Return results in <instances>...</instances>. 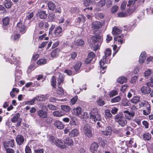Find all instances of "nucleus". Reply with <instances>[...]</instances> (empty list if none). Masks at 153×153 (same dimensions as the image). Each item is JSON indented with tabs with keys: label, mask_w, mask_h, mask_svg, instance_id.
<instances>
[{
	"label": "nucleus",
	"mask_w": 153,
	"mask_h": 153,
	"mask_svg": "<svg viewBox=\"0 0 153 153\" xmlns=\"http://www.w3.org/2000/svg\"><path fill=\"white\" fill-rule=\"evenodd\" d=\"M91 40V46L93 48L94 51H97L101 45L102 42V39L101 36L96 35L92 37Z\"/></svg>",
	"instance_id": "1"
},
{
	"label": "nucleus",
	"mask_w": 153,
	"mask_h": 153,
	"mask_svg": "<svg viewBox=\"0 0 153 153\" xmlns=\"http://www.w3.org/2000/svg\"><path fill=\"white\" fill-rule=\"evenodd\" d=\"M114 120L122 127L125 126L127 123L126 119L121 113H119L115 116Z\"/></svg>",
	"instance_id": "2"
},
{
	"label": "nucleus",
	"mask_w": 153,
	"mask_h": 153,
	"mask_svg": "<svg viewBox=\"0 0 153 153\" xmlns=\"http://www.w3.org/2000/svg\"><path fill=\"white\" fill-rule=\"evenodd\" d=\"M90 119L94 122L101 120V115L99 114L98 110L97 108H93L91 112Z\"/></svg>",
	"instance_id": "3"
},
{
	"label": "nucleus",
	"mask_w": 153,
	"mask_h": 153,
	"mask_svg": "<svg viewBox=\"0 0 153 153\" xmlns=\"http://www.w3.org/2000/svg\"><path fill=\"white\" fill-rule=\"evenodd\" d=\"M140 107H144L146 108L143 110V114L145 115L149 114L151 112L150 105L148 102L146 101L140 102L139 103Z\"/></svg>",
	"instance_id": "4"
},
{
	"label": "nucleus",
	"mask_w": 153,
	"mask_h": 153,
	"mask_svg": "<svg viewBox=\"0 0 153 153\" xmlns=\"http://www.w3.org/2000/svg\"><path fill=\"white\" fill-rule=\"evenodd\" d=\"M83 131L85 135L88 137H91L92 136L91 128L88 124L85 125L83 127Z\"/></svg>",
	"instance_id": "5"
},
{
	"label": "nucleus",
	"mask_w": 153,
	"mask_h": 153,
	"mask_svg": "<svg viewBox=\"0 0 153 153\" xmlns=\"http://www.w3.org/2000/svg\"><path fill=\"white\" fill-rule=\"evenodd\" d=\"M95 54L93 52H91L89 53L88 58L85 60V63L86 64L94 63L95 61Z\"/></svg>",
	"instance_id": "6"
},
{
	"label": "nucleus",
	"mask_w": 153,
	"mask_h": 153,
	"mask_svg": "<svg viewBox=\"0 0 153 153\" xmlns=\"http://www.w3.org/2000/svg\"><path fill=\"white\" fill-rule=\"evenodd\" d=\"M110 63V60L107 57L105 56H103L100 62V64L101 68H102L103 69H104L107 67L106 65V64Z\"/></svg>",
	"instance_id": "7"
},
{
	"label": "nucleus",
	"mask_w": 153,
	"mask_h": 153,
	"mask_svg": "<svg viewBox=\"0 0 153 153\" xmlns=\"http://www.w3.org/2000/svg\"><path fill=\"white\" fill-rule=\"evenodd\" d=\"M114 43L122 45L124 42V35L121 34L120 36H115L114 37Z\"/></svg>",
	"instance_id": "8"
},
{
	"label": "nucleus",
	"mask_w": 153,
	"mask_h": 153,
	"mask_svg": "<svg viewBox=\"0 0 153 153\" xmlns=\"http://www.w3.org/2000/svg\"><path fill=\"white\" fill-rule=\"evenodd\" d=\"M123 112L125 114V116L126 118L129 120L132 119L135 114L134 111H129L128 110H125Z\"/></svg>",
	"instance_id": "9"
},
{
	"label": "nucleus",
	"mask_w": 153,
	"mask_h": 153,
	"mask_svg": "<svg viewBox=\"0 0 153 153\" xmlns=\"http://www.w3.org/2000/svg\"><path fill=\"white\" fill-rule=\"evenodd\" d=\"M16 29L22 33H24L25 32V26L22 22H19L18 23Z\"/></svg>",
	"instance_id": "10"
},
{
	"label": "nucleus",
	"mask_w": 153,
	"mask_h": 153,
	"mask_svg": "<svg viewBox=\"0 0 153 153\" xmlns=\"http://www.w3.org/2000/svg\"><path fill=\"white\" fill-rule=\"evenodd\" d=\"M82 108L80 107H77L72 110V114L74 116H77L80 117L82 113Z\"/></svg>",
	"instance_id": "11"
},
{
	"label": "nucleus",
	"mask_w": 153,
	"mask_h": 153,
	"mask_svg": "<svg viewBox=\"0 0 153 153\" xmlns=\"http://www.w3.org/2000/svg\"><path fill=\"white\" fill-rule=\"evenodd\" d=\"M112 129L111 127L108 126L106 127L104 131H101L100 133L105 136L110 135L112 133Z\"/></svg>",
	"instance_id": "12"
},
{
	"label": "nucleus",
	"mask_w": 153,
	"mask_h": 153,
	"mask_svg": "<svg viewBox=\"0 0 153 153\" xmlns=\"http://www.w3.org/2000/svg\"><path fill=\"white\" fill-rule=\"evenodd\" d=\"M92 27L94 29H98L102 27V23L99 21H94L92 23Z\"/></svg>",
	"instance_id": "13"
},
{
	"label": "nucleus",
	"mask_w": 153,
	"mask_h": 153,
	"mask_svg": "<svg viewBox=\"0 0 153 153\" xmlns=\"http://www.w3.org/2000/svg\"><path fill=\"white\" fill-rule=\"evenodd\" d=\"M36 15L41 19H45L47 16V15L45 11L42 10L38 12L37 13Z\"/></svg>",
	"instance_id": "14"
},
{
	"label": "nucleus",
	"mask_w": 153,
	"mask_h": 153,
	"mask_svg": "<svg viewBox=\"0 0 153 153\" xmlns=\"http://www.w3.org/2000/svg\"><path fill=\"white\" fill-rule=\"evenodd\" d=\"M70 120V123L72 126H77L78 124V122L76 118L73 116H69Z\"/></svg>",
	"instance_id": "15"
},
{
	"label": "nucleus",
	"mask_w": 153,
	"mask_h": 153,
	"mask_svg": "<svg viewBox=\"0 0 153 153\" xmlns=\"http://www.w3.org/2000/svg\"><path fill=\"white\" fill-rule=\"evenodd\" d=\"M49 96L48 94L45 95H39L35 97V100H37L40 101H43L45 100Z\"/></svg>",
	"instance_id": "16"
},
{
	"label": "nucleus",
	"mask_w": 153,
	"mask_h": 153,
	"mask_svg": "<svg viewBox=\"0 0 153 153\" xmlns=\"http://www.w3.org/2000/svg\"><path fill=\"white\" fill-rule=\"evenodd\" d=\"M79 134V130L76 128H75L69 132V134L70 137H74L77 136Z\"/></svg>",
	"instance_id": "17"
},
{
	"label": "nucleus",
	"mask_w": 153,
	"mask_h": 153,
	"mask_svg": "<svg viewBox=\"0 0 153 153\" xmlns=\"http://www.w3.org/2000/svg\"><path fill=\"white\" fill-rule=\"evenodd\" d=\"M54 126L58 129H62L64 128V124L63 123L59 120H57L54 123Z\"/></svg>",
	"instance_id": "18"
},
{
	"label": "nucleus",
	"mask_w": 153,
	"mask_h": 153,
	"mask_svg": "<svg viewBox=\"0 0 153 153\" xmlns=\"http://www.w3.org/2000/svg\"><path fill=\"white\" fill-rule=\"evenodd\" d=\"M16 142L19 145H21L24 141L23 137L21 135H17L16 138Z\"/></svg>",
	"instance_id": "19"
},
{
	"label": "nucleus",
	"mask_w": 153,
	"mask_h": 153,
	"mask_svg": "<svg viewBox=\"0 0 153 153\" xmlns=\"http://www.w3.org/2000/svg\"><path fill=\"white\" fill-rule=\"evenodd\" d=\"M151 91V88L148 86H143L141 89V92L144 94H149Z\"/></svg>",
	"instance_id": "20"
},
{
	"label": "nucleus",
	"mask_w": 153,
	"mask_h": 153,
	"mask_svg": "<svg viewBox=\"0 0 153 153\" xmlns=\"http://www.w3.org/2000/svg\"><path fill=\"white\" fill-rule=\"evenodd\" d=\"M56 145L58 147L62 149H65L66 147V145L64 144V141L58 139L57 140Z\"/></svg>",
	"instance_id": "21"
},
{
	"label": "nucleus",
	"mask_w": 153,
	"mask_h": 153,
	"mask_svg": "<svg viewBox=\"0 0 153 153\" xmlns=\"http://www.w3.org/2000/svg\"><path fill=\"white\" fill-rule=\"evenodd\" d=\"M39 116L41 118H46L47 117V113L45 111L42 110H39L37 111Z\"/></svg>",
	"instance_id": "22"
},
{
	"label": "nucleus",
	"mask_w": 153,
	"mask_h": 153,
	"mask_svg": "<svg viewBox=\"0 0 153 153\" xmlns=\"http://www.w3.org/2000/svg\"><path fill=\"white\" fill-rule=\"evenodd\" d=\"M146 58V52L143 51L141 53L139 57V62L140 63H143Z\"/></svg>",
	"instance_id": "23"
},
{
	"label": "nucleus",
	"mask_w": 153,
	"mask_h": 153,
	"mask_svg": "<svg viewBox=\"0 0 153 153\" xmlns=\"http://www.w3.org/2000/svg\"><path fill=\"white\" fill-rule=\"evenodd\" d=\"M65 113L62 111H56L53 113V115L56 117H60L63 116L65 115Z\"/></svg>",
	"instance_id": "24"
},
{
	"label": "nucleus",
	"mask_w": 153,
	"mask_h": 153,
	"mask_svg": "<svg viewBox=\"0 0 153 153\" xmlns=\"http://www.w3.org/2000/svg\"><path fill=\"white\" fill-rule=\"evenodd\" d=\"M47 5L49 10L53 11L56 9V6L55 4L51 1H48Z\"/></svg>",
	"instance_id": "25"
},
{
	"label": "nucleus",
	"mask_w": 153,
	"mask_h": 153,
	"mask_svg": "<svg viewBox=\"0 0 153 153\" xmlns=\"http://www.w3.org/2000/svg\"><path fill=\"white\" fill-rule=\"evenodd\" d=\"M3 5L7 8H9L12 6V2L11 0H5L4 1Z\"/></svg>",
	"instance_id": "26"
},
{
	"label": "nucleus",
	"mask_w": 153,
	"mask_h": 153,
	"mask_svg": "<svg viewBox=\"0 0 153 153\" xmlns=\"http://www.w3.org/2000/svg\"><path fill=\"white\" fill-rule=\"evenodd\" d=\"M64 144L67 145L68 146H72L73 145V140L70 137L66 138L64 141Z\"/></svg>",
	"instance_id": "27"
},
{
	"label": "nucleus",
	"mask_w": 153,
	"mask_h": 153,
	"mask_svg": "<svg viewBox=\"0 0 153 153\" xmlns=\"http://www.w3.org/2000/svg\"><path fill=\"white\" fill-rule=\"evenodd\" d=\"M98 147V145L97 143H93L91 146L90 149L91 151L94 152L97 149Z\"/></svg>",
	"instance_id": "28"
},
{
	"label": "nucleus",
	"mask_w": 153,
	"mask_h": 153,
	"mask_svg": "<svg viewBox=\"0 0 153 153\" xmlns=\"http://www.w3.org/2000/svg\"><path fill=\"white\" fill-rule=\"evenodd\" d=\"M122 30L116 27H114L112 29V33L114 35H117L121 33Z\"/></svg>",
	"instance_id": "29"
},
{
	"label": "nucleus",
	"mask_w": 153,
	"mask_h": 153,
	"mask_svg": "<svg viewBox=\"0 0 153 153\" xmlns=\"http://www.w3.org/2000/svg\"><path fill=\"white\" fill-rule=\"evenodd\" d=\"M143 138L144 140H149L151 138V135L149 133H146L143 134Z\"/></svg>",
	"instance_id": "30"
},
{
	"label": "nucleus",
	"mask_w": 153,
	"mask_h": 153,
	"mask_svg": "<svg viewBox=\"0 0 153 153\" xmlns=\"http://www.w3.org/2000/svg\"><path fill=\"white\" fill-rule=\"evenodd\" d=\"M117 81L120 83L123 84L127 82V79L124 76L120 77L117 79Z\"/></svg>",
	"instance_id": "31"
},
{
	"label": "nucleus",
	"mask_w": 153,
	"mask_h": 153,
	"mask_svg": "<svg viewBox=\"0 0 153 153\" xmlns=\"http://www.w3.org/2000/svg\"><path fill=\"white\" fill-rule=\"evenodd\" d=\"M84 44V41L82 39H78L76 40L75 42V45L78 46L83 45Z\"/></svg>",
	"instance_id": "32"
},
{
	"label": "nucleus",
	"mask_w": 153,
	"mask_h": 153,
	"mask_svg": "<svg viewBox=\"0 0 153 153\" xmlns=\"http://www.w3.org/2000/svg\"><path fill=\"white\" fill-rule=\"evenodd\" d=\"M140 100V97L138 96H135L134 97L130 100V101L131 102L136 104Z\"/></svg>",
	"instance_id": "33"
},
{
	"label": "nucleus",
	"mask_w": 153,
	"mask_h": 153,
	"mask_svg": "<svg viewBox=\"0 0 153 153\" xmlns=\"http://www.w3.org/2000/svg\"><path fill=\"white\" fill-rule=\"evenodd\" d=\"M64 81V77L63 75L61 74H59V78L57 79L58 84L59 85L62 83Z\"/></svg>",
	"instance_id": "34"
},
{
	"label": "nucleus",
	"mask_w": 153,
	"mask_h": 153,
	"mask_svg": "<svg viewBox=\"0 0 153 153\" xmlns=\"http://www.w3.org/2000/svg\"><path fill=\"white\" fill-rule=\"evenodd\" d=\"M128 15H129V13L123 12H119L117 14V16L120 18L125 17Z\"/></svg>",
	"instance_id": "35"
},
{
	"label": "nucleus",
	"mask_w": 153,
	"mask_h": 153,
	"mask_svg": "<svg viewBox=\"0 0 153 153\" xmlns=\"http://www.w3.org/2000/svg\"><path fill=\"white\" fill-rule=\"evenodd\" d=\"M97 105L100 106H103L105 104L104 101L102 99L99 98L97 99Z\"/></svg>",
	"instance_id": "36"
},
{
	"label": "nucleus",
	"mask_w": 153,
	"mask_h": 153,
	"mask_svg": "<svg viewBox=\"0 0 153 153\" xmlns=\"http://www.w3.org/2000/svg\"><path fill=\"white\" fill-rule=\"evenodd\" d=\"M20 117V114L18 113H16L13 116V118L12 119V122L15 123L17 121Z\"/></svg>",
	"instance_id": "37"
},
{
	"label": "nucleus",
	"mask_w": 153,
	"mask_h": 153,
	"mask_svg": "<svg viewBox=\"0 0 153 153\" xmlns=\"http://www.w3.org/2000/svg\"><path fill=\"white\" fill-rule=\"evenodd\" d=\"M51 83L52 86L53 87H54V88H56V79L55 76H53L52 77L51 81Z\"/></svg>",
	"instance_id": "38"
},
{
	"label": "nucleus",
	"mask_w": 153,
	"mask_h": 153,
	"mask_svg": "<svg viewBox=\"0 0 153 153\" xmlns=\"http://www.w3.org/2000/svg\"><path fill=\"white\" fill-rule=\"evenodd\" d=\"M61 108L62 110L66 112L69 111L71 109L70 107L67 105H62Z\"/></svg>",
	"instance_id": "39"
},
{
	"label": "nucleus",
	"mask_w": 153,
	"mask_h": 153,
	"mask_svg": "<svg viewBox=\"0 0 153 153\" xmlns=\"http://www.w3.org/2000/svg\"><path fill=\"white\" fill-rule=\"evenodd\" d=\"M62 28L59 26L57 27L55 30L54 33L56 35H58L62 32Z\"/></svg>",
	"instance_id": "40"
},
{
	"label": "nucleus",
	"mask_w": 153,
	"mask_h": 153,
	"mask_svg": "<svg viewBox=\"0 0 153 153\" xmlns=\"http://www.w3.org/2000/svg\"><path fill=\"white\" fill-rule=\"evenodd\" d=\"M57 140L53 136H51L49 137V141L52 145H55L56 143Z\"/></svg>",
	"instance_id": "41"
},
{
	"label": "nucleus",
	"mask_w": 153,
	"mask_h": 153,
	"mask_svg": "<svg viewBox=\"0 0 153 153\" xmlns=\"http://www.w3.org/2000/svg\"><path fill=\"white\" fill-rule=\"evenodd\" d=\"M47 62V60L45 59H39L37 62L38 65H42L45 64Z\"/></svg>",
	"instance_id": "42"
},
{
	"label": "nucleus",
	"mask_w": 153,
	"mask_h": 153,
	"mask_svg": "<svg viewBox=\"0 0 153 153\" xmlns=\"http://www.w3.org/2000/svg\"><path fill=\"white\" fill-rule=\"evenodd\" d=\"M81 65V62H78L74 66V68L76 71H78Z\"/></svg>",
	"instance_id": "43"
},
{
	"label": "nucleus",
	"mask_w": 153,
	"mask_h": 153,
	"mask_svg": "<svg viewBox=\"0 0 153 153\" xmlns=\"http://www.w3.org/2000/svg\"><path fill=\"white\" fill-rule=\"evenodd\" d=\"M105 116L106 118H111L112 115L110 112V111L108 109L105 111Z\"/></svg>",
	"instance_id": "44"
},
{
	"label": "nucleus",
	"mask_w": 153,
	"mask_h": 153,
	"mask_svg": "<svg viewBox=\"0 0 153 153\" xmlns=\"http://www.w3.org/2000/svg\"><path fill=\"white\" fill-rule=\"evenodd\" d=\"M152 74V71L151 70L149 69L145 71L144 73V76L147 78L149 76Z\"/></svg>",
	"instance_id": "45"
},
{
	"label": "nucleus",
	"mask_w": 153,
	"mask_h": 153,
	"mask_svg": "<svg viewBox=\"0 0 153 153\" xmlns=\"http://www.w3.org/2000/svg\"><path fill=\"white\" fill-rule=\"evenodd\" d=\"M36 101L35 98L34 97L32 100L30 101H26L25 102V105H33L34 104V102Z\"/></svg>",
	"instance_id": "46"
},
{
	"label": "nucleus",
	"mask_w": 153,
	"mask_h": 153,
	"mask_svg": "<svg viewBox=\"0 0 153 153\" xmlns=\"http://www.w3.org/2000/svg\"><path fill=\"white\" fill-rule=\"evenodd\" d=\"M120 97L119 96H118L111 99V102L112 103L118 102L120 100Z\"/></svg>",
	"instance_id": "47"
},
{
	"label": "nucleus",
	"mask_w": 153,
	"mask_h": 153,
	"mask_svg": "<svg viewBox=\"0 0 153 153\" xmlns=\"http://www.w3.org/2000/svg\"><path fill=\"white\" fill-rule=\"evenodd\" d=\"M9 19L8 17H6L2 20L3 24L4 25H7L9 23Z\"/></svg>",
	"instance_id": "48"
},
{
	"label": "nucleus",
	"mask_w": 153,
	"mask_h": 153,
	"mask_svg": "<svg viewBox=\"0 0 153 153\" xmlns=\"http://www.w3.org/2000/svg\"><path fill=\"white\" fill-rule=\"evenodd\" d=\"M58 88L57 91V93L59 95L62 96L64 94V91L62 88L58 86Z\"/></svg>",
	"instance_id": "49"
},
{
	"label": "nucleus",
	"mask_w": 153,
	"mask_h": 153,
	"mask_svg": "<svg viewBox=\"0 0 153 153\" xmlns=\"http://www.w3.org/2000/svg\"><path fill=\"white\" fill-rule=\"evenodd\" d=\"M84 21V18L83 16H80L79 17H78L76 19V21L78 23H80L82 21Z\"/></svg>",
	"instance_id": "50"
},
{
	"label": "nucleus",
	"mask_w": 153,
	"mask_h": 153,
	"mask_svg": "<svg viewBox=\"0 0 153 153\" xmlns=\"http://www.w3.org/2000/svg\"><path fill=\"white\" fill-rule=\"evenodd\" d=\"M111 51L110 49H107L106 50L105 52V56L106 57H107L111 55Z\"/></svg>",
	"instance_id": "51"
},
{
	"label": "nucleus",
	"mask_w": 153,
	"mask_h": 153,
	"mask_svg": "<svg viewBox=\"0 0 153 153\" xmlns=\"http://www.w3.org/2000/svg\"><path fill=\"white\" fill-rule=\"evenodd\" d=\"M122 104L124 106H130L131 105V104L126 99H125L124 100H123Z\"/></svg>",
	"instance_id": "52"
},
{
	"label": "nucleus",
	"mask_w": 153,
	"mask_h": 153,
	"mask_svg": "<svg viewBox=\"0 0 153 153\" xmlns=\"http://www.w3.org/2000/svg\"><path fill=\"white\" fill-rule=\"evenodd\" d=\"M78 99V97L77 96H75L72 98L71 100V103L72 105H74L75 104L76 102V101Z\"/></svg>",
	"instance_id": "53"
},
{
	"label": "nucleus",
	"mask_w": 153,
	"mask_h": 153,
	"mask_svg": "<svg viewBox=\"0 0 153 153\" xmlns=\"http://www.w3.org/2000/svg\"><path fill=\"white\" fill-rule=\"evenodd\" d=\"M146 84L148 86L153 87V76L150 78V81L147 82Z\"/></svg>",
	"instance_id": "54"
},
{
	"label": "nucleus",
	"mask_w": 153,
	"mask_h": 153,
	"mask_svg": "<svg viewBox=\"0 0 153 153\" xmlns=\"http://www.w3.org/2000/svg\"><path fill=\"white\" fill-rule=\"evenodd\" d=\"M105 3V0H101L98 3V5L100 7H102L104 6Z\"/></svg>",
	"instance_id": "55"
},
{
	"label": "nucleus",
	"mask_w": 153,
	"mask_h": 153,
	"mask_svg": "<svg viewBox=\"0 0 153 153\" xmlns=\"http://www.w3.org/2000/svg\"><path fill=\"white\" fill-rule=\"evenodd\" d=\"M118 7L117 5L114 6L111 9V11L113 13H115L118 10Z\"/></svg>",
	"instance_id": "56"
},
{
	"label": "nucleus",
	"mask_w": 153,
	"mask_h": 153,
	"mask_svg": "<svg viewBox=\"0 0 153 153\" xmlns=\"http://www.w3.org/2000/svg\"><path fill=\"white\" fill-rule=\"evenodd\" d=\"M40 107L42 109V110H47V108L46 105L44 103H41L40 104Z\"/></svg>",
	"instance_id": "57"
},
{
	"label": "nucleus",
	"mask_w": 153,
	"mask_h": 153,
	"mask_svg": "<svg viewBox=\"0 0 153 153\" xmlns=\"http://www.w3.org/2000/svg\"><path fill=\"white\" fill-rule=\"evenodd\" d=\"M7 142L9 144L10 147H13L14 142V139L9 140V141H7Z\"/></svg>",
	"instance_id": "58"
},
{
	"label": "nucleus",
	"mask_w": 153,
	"mask_h": 153,
	"mask_svg": "<svg viewBox=\"0 0 153 153\" xmlns=\"http://www.w3.org/2000/svg\"><path fill=\"white\" fill-rule=\"evenodd\" d=\"M117 94V91L116 90L111 91L109 95L110 97H113Z\"/></svg>",
	"instance_id": "59"
},
{
	"label": "nucleus",
	"mask_w": 153,
	"mask_h": 153,
	"mask_svg": "<svg viewBox=\"0 0 153 153\" xmlns=\"http://www.w3.org/2000/svg\"><path fill=\"white\" fill-rule=\"evenodd\" d=\"M135 9V8L134 7H133V8H131L127 10L126 13H129V15H130L134 12Z\"/></svg>",
	"instance_id": "60"
},
{
	"label": "nucleus",
	"mask_w": 153,
	"mask_h": 153,
	"mask_svg": "<svg viewBox=\"0 0 153 153\" xmlns=\"http://www.w3.org/2000/svg\"><path fill=\"white\" fill-rule=\"evenodd\" d=\"M112 5V1L111 0H107L106 2V6L107 7H109Z\"/></svg>",
	"instance_id": "61"
},
{
	"label": "nucleus",
	"mask_w": 153,
	"mask_h": 153,
	"mask_svg": "<svg viewBox=\"0 0 153 153\" xmlns=\"http://www.w3.org/2000/svg\"><path fill=\"white\" fill-rule=\"evenodd\" d=\"M5 150L7 153H15L14 151L10 148L7 149Z\"/></svg>",
	"instance_id": "62"
},
{
	"label": "nucleus",
	"mask_w": 153,
	"mask_h": 153,
	"mask_svg": "<svg viewBox=\"0 0 153 153\" xmlns=\"http://www.w3.org/2000/svg\"><path fill=\"white\" fill-rule=\"evenodd\" d=\"M25 153H32L31 149L29 147L27 146L25 149Z\"/></svg>",
	"instance_id": "63"
},
{
	"label": "nucleus",
	"mask_w": 153,
	"mask_h": 153,
	"mask_svg": "<svg viewBox=\"0 0 153 153\" xmlns=\"http://www.w3.org/2000/svg\"><path fill=\"white\" fill-rule=\"evenodd\" d=\"M35 153H43L44 150L43 149H35L34 150Z\"/></svg>",
	"instance_id": "64"
}]
</instances>
